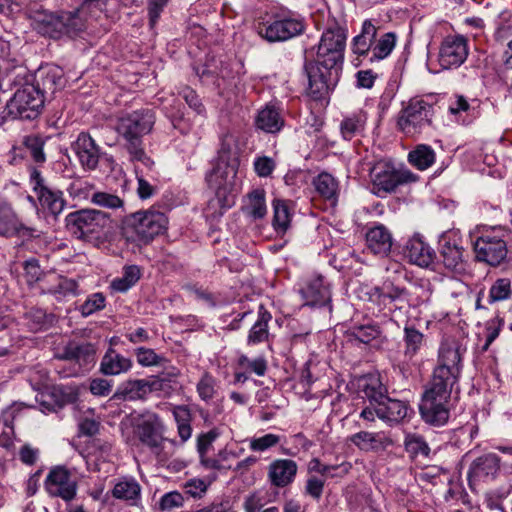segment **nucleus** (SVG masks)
<instances>
[{
	"label": "nucleus",
	"instance_id": "nucleus-1",
	"mask_svg": "<svg viewBox=\"0 0 512 512\" xmlns=\"http://www.w3.org/2000/svg\"><path fill=\"white\" fill-rule=\"evenodd\" d=\"M461 368L460 346L455 342L442 343L438 365L419 404V412L425 423L436 427L447 423L452 389L459 380Z\"/></svg>",
	"mask_w": 512,
	"mask_h": 512
},
{
	"label": "nucleus",
	"instance_id": "nucleus-2",
	"mask_svg": "<svg viewBox=\"0 0 512 512\" xmlns=\"http://www.w3.org/2000/svg\"><path fill=\"white\" fill-rule=\"evenodd\" d=\"M27 17L33 31L53 40L74 38L86 28L79 9L51 11L42 7L31 8Z\"/></svg>",
	"mask_w": 512,
	"mask_h": 512
},
{
	"label": "nucleus",
	"instance_id": "nucleus-3",
	"mask_svg": "<svg viewBox=\"0 0 512 512\" xmlns=\"http://www.w3.org/2000/svg\"><path fill=\"white\" fill-rule=\"evenodd\" d=\"M154 123V112L150 109H141L119 117L115 127L130 160L149 169L154 162L143 148V136L151 132Z\"/></svg>",
	"mask_w": 512,
	"mask_h": 512
},
{
	"label": "nucleus",
	"instance_id": "nucleus-4",
	"mask_svg": "<svg viewBox=\"0 0 512 512\" xmlns=\"http://www.w3.org/2000/svg\"><path fill=\"white\" fill-rule=\"evenodd\" d=\"M344 54L339 50L320 51L318 46L316 59L306 62L305 72L308 77L307 95L314 101L325 100L331 88L339 80Z\"/></svg>",
	"mask_w": 512,
	"mask_h": 512
},
{
	"label": "nucleus",
	"instance_id": "nucleus-5",
	"mask_svg": "<svg viewBox=\"0 0 512 512\" xmlns=\"http://www.w3.org/2000/svg\"><path fill=\"white\" fill-rule=\"evenodd\" d=\"M66 227L77 239L95 242L104 238L111 227L108 213L96 209H82L66 216Z\"/></svg>",
	"mask_w": 512,
	"mask_h": 512
},
{
	"label": "nucleus",
	"instance_id": "nucleus-6",
	"mask_svg": "<svg viewBox=\"0 0 512 512\" xmlns=\"http://www.w3.org/2000/svg\"><path fill=\"white\" fill-rule=\"evenodd\" d=\"M168 219L164 213L148 209L129 214L124 219L126 233L143 244H148L167 228Z\"/></svg>",
	"mask_w": 512,
	"mask_h": 512
},
{
	"label": "nucleus",
	"instance_id": "nucleus-7",
	"mask_svg": "<svg viewBox=\"0 0 512 512\" xmlns=\"http://www.w3.org/2000/svg\"><path fill=\"white\" fill-rule=\"evenodd\" d=\"M44 96L30 82H25L7 102L6 109L16 119H36L44 108Z\"/></svg>",
	"mask_w": 512,
	"mask_h": 512
},
{
	"label": "nucleus",
	"instance_id": "nucleus-8",
	"mask_svg": "<svg viewBox=\"0 0 512 512\" xmlns=\"http://www.w3.org/2000/svg\"><path fill=\"white\" fill-rule=\"evenodd\" d=\"M433 106L420 98H412L402 109L398 126L408 136L423 133L432 125Z\"/></svg>",
	"mask_w": 512,
	"mask_h": 512
},
{
	"label": "nucleus",
	"instance_id": "nucleus-9",
	"mask_svg": "<svg viewBox=\"0 0 512 512\" xmlns=\"http://www.w3.org/2000/svg\"><path fill=\"white\" fill-rule=\"evenodd\" d=\"M305 31L303 19L281 16L273 17L272 21L259 23L257 25L258 35L269 43L284 42Z\"/></svg>",
	"mask_w": 512,
	"mask_h": 512
},
{
	"label": "nucleus",
	"instance_id": "nucleus-10",
	"mask_svg": "<svg viewBox=\"0 0 512 512\" xmlns=\"http://www.w3.org/2000/svg\"><path fill=\"white\" fill-rule=\"evenodd\" d=\"M373 192L391 193L400 185L415 182L417 177L407 169H396L387 162H378L370 170Z\"/></svg>",
	"mask_w": 512,
	"mask_h": 512
},
{
	"label": "nucleus",
	"instance_id": "nucleus-11",
	"mask_svg": "<svg viewBox=\"0 0 512 512\" xmlns=\"http://www.w3.org/2000/svg\"><path fill=\"white\" fill-rule=\"evenodd\" d=\"M206 179L215 195L208 201L205 214L207 218L217 220L235 203V182L211 175H207Z\"/></svg>",
	"mask_w": 512,
	"mask_h": 512
},
{
	"label": "nucleus",
	"instance_id": "nucleus-12",
	"mask_svg": "<svg viewBox=\"0 0 512 512\" xmlns=\"http://www.w3.org/2000/svg\"><path fill=\"white\" fill-rule=\"evenodd\" d=\"M238 165L236 139L227 133L221 139L217 162L208 175L235 182Z\"/></svg>",
	"mask_w": 512,
	"mask_h": 512
},
{
	"label": "nucleus",
	"instance_id": "nucleus-13",
	"mask_svg": "<svg viewBox=\"0 0 512 512\" xmlns=\"http://www.w3.org/2000/svg\"><path fill=\"white\" fill-rule=\"evenodd\" d=\"M164 425L157 414L147 413L135 426V435L141 444L147 446L158 457L164 441Z\"/></svg>",
	"mask_w": 512,
	"mask_h": 512
},
{
	"label": "nucleus",
	"instance_id": "nucleus-14",
	"mask_svg": "<svg viewBox=\"0 0 512 512\" xmlns=\"http://www.w3.org/2000/svg\"><path fill=\"white\" fill-rule=\"evenodd\" d=\"M45 487L51 496L60 497L66 502L72 501L77 494V482L64 466H56L50 470Z\"/></svg>",
	"mask_w": 512,
	"mask_h": 512
},
{
	"label": "nucleus",
	"instance_id": "nucleus-15",
	"mask_svg": "<svg viewBox=\"0 0 512 512\" xmlns=\"http://www.w3.org/2000/svg\"><path fill=\"white\" fill-rule=\"evenodd\" d=\"M474 251L479 261L491 266L500 265L508 253L506 242L501 237L491 234L478 237L474 243Z\"/></svg>",
	"mask_w": 512,
	"mask_h": 512
},
{
	"label": "nucleus",
	"instance_id": "nucleus-16",
	"mask_svg": "<svg viewBox=\"0 0 512 512\" xmlns=\"http://www.w3.org/2000/svg\"><path fill=\"white\" fill-rule=\"evenodd\" d=\"M166 379L161 375L151 376L147 379L128 380L114 393L113 398L118 400L142 399L151 392L164 389Z\"/></svg>",
	"mask_w": 512,
	"mask_h": 512
},
{
	"label": "nucleus",
	"instance_id": "nucleus-17",
	"mask_svg": "<svg viewBox=\"0 0 512 512\" xmlns=\"http://www.w3.org/2000/svg\"><path fill=\"white\" fill-rule=\"evenodd\" d=\"M468 56L467 40L463 36L447 37L440 48L439 63L444 69L459 67Z\"/></svg>",
	"mask_w": 512,
	"mask_h": 512
},
{
	"label": "nucleus",
	"instance_id": "nucleus-18",
	"mask_svg": "<svg viewBox=\"0 0 512 512\" xmlns=\"http://www.w3.org/2000/svg\"><path fill=\"white\" fill-rule=\"evenodd\" d=\"M63 71L58 66H46L40 68L32 84L44 96L45 101L54 98L57 91L64 87Z\"/></svg>",
	"mask_w": 512,
	"mask_h": 512
},
{
	"label": "nucleus",
	"instance_id": "nucleus-19",
	"mask_svg": "<svg viewBox=\"0 0 512 512\" xmlns=\"http://www.w3.org/2000/svg\"><path fill=\"white\" fill-rule=\"evenodd\" d=\"M72 150L85 170L92 171L97 168L102 151L90 134L81 132L72 143Z\"/></svg>",
	"mask_w": 512,
	"mask_h": 512
},
{
	"label": "nucleus",
	"instance_id": "nucleus-20",
	"mask_svg": "<svg viewBox=\"0 0 512 512\" xmlns=\"http://www.w3.org/2000/svg\"><path fill=\"white\" fill-rule=\"evenodd\" d=\"M440 246V256L444 267L454 274H464L467 265L463 257V248L456 240L447 237L442 238Z\"/></svg>",
	"mask_w": 512,
	"mask_h": 512
},
{
	"label": "nucleus",
	"instance_id": "nucleus-21",
	"mask_svg": "<svg viewBox=\"0 0 512 512\" xmlns=\"http://www.w3.org/2000/svg\"><path fill=\"white\" fill-rule=\"evenodd\" d=\"M375 295L379 303L388 308L389 311L402 310L410 305L408 290L404 287L395 286L393 283L376 287Z\"/></svg>",
	"mask_w": 512,
	"mask_h": 512
},
{
	"label": "nucleus",
	"instance_id": "nucleus-22",
	"mask_svg": "<svg viewBox=\"0 0 512 512\" xmlns=\"http://www.w3.org/2000/svg\"><path fill=\"white\" fill-rule=\"evenodd\" d=\"M404 255L409 262L420 267H428L433 263L436 256L434 250L418 235L407 241Z\"/></svg>",
	"mask_w": 512,
	"mask_h": 512
},
{
	"label": "nucleus",
	"instance_id": "nucleus-23",
	"mask_svg": "<svg viewBox=\"0 0 512 512\" xmlns=\"http://www.w3.org/2000/svg\"><path fill=\"white\" fill-rule=\"evenodd\" d=\"M96 348L92 343H77L70 341L57 354L60 360L75 361L79 365H89L95 362Z\"/></svg>",
	"mask_w": 512,
	"mask_h": 512
},
{
	"label": "nucleus",
	"instance_id": "nucleus-24",
	"mask_svg": "<svg viewBox=\"0 0 512 512\" xmlns=\"http://www.w3.org/2000/svg\"><path fill=\"white\" fill-rule=\"evenodd\" d=\"M297 464L290 459H278L269 465L268 477L270 482L276 487H285L295 478L297 473Z\"/></svg>",
	"mask_w": 512,
	"mask_h": 512
},
{
	"label": "nucleus",
	"instance_id": "nucleus-25",
	"mask_svg": "<svg viewBox=\"0 0 512 512\" xmlns=\"http://www.w3.org/2000/svg\"><path fill=\"white\" fill-rule=\"evenodd\" d=\"M366 243L373 254L386 256L392 248V235L385 226L377 225L367 232Z\"/></svg>",
	"mask_w": 512,
	"mask_h": 512
},
{
	"label": "nucleus",
	"instance_id": "nucleus-26",
	"mask_svg": "<svg viewBox=\"0 0 512 512\" xmlns=\"http://www.w3.org/2000/svg\"><path fill=\"white\" fill-rule=\"evenodd\" d=\"M500 469V459L496 454H485L473 461L469 469V478H494Z\"/></svg>",
	"mask_w": 512,
	"mask_h": 512
},
{
	"label": "nucleus",
	"instance_id": "nucleus-27",
	"mask_svg": "<svg viewBox=\"0 0 512 512\" xmlns=\"http://www.w3.org/2000/svg\"><path fill=\"white\" fill-rule=\"evenodd\" d=\"M403 333L405 361L402 365H399V368L400 371L405 374L408 370L406 365L413 360L414 356L423 345L424 335L413 326H405Z\"/></svg>",
	"mask_w": 512,
	"mask_h": 512
},
{
	"label": "nucleus",
	"instance_id": "nucleus-28",
	"mask_svg": "<svg viewBox=\"0 0 512 512\" xmlns=\"http://www.w3.org/2000/svg\"><path fill=\"white\" fill-rule=\"evenodd\" d=\"M302 293L307 304L311 306H324L331 299L330 289L322 277L311 280Z\"/></svg>",
	"mask_w": 512,
	"mask_h": 512
},
{
	"label": "nucleus",
	"instance_id": "nucleus-29",
	"mask_svg": "<svg viewBox=\"0 0 512 512\" xmlns=\"http://www.w3.org/2000/svg\"><path fill=\"white\" fill-rule=\"evenodd\" d=\"M256 127L267 133H277L284 125V119L277 107L266 105L256 117Z\"/></svg>",
	"mask_w": 512,
	"mask_h": 512
},
{
	"label": "nucleus",
	"instance_id": "nucleus-30",
	"mask_svg": "<svg viewBox=\"0 0 512 512\" xmlns=\"http://www.w3.org/2000/svg\"><path fill=\"white\" fill-rule=\"evenodd\" d=\"M408 406L406 402L391 399L388 396L378 405V418L398 423L407 415Z\"/></svg>",
	"mask_w": 512,
	"mask_h": 512
},
{
	"label": "nucleus",
	"instance_id": "nucleus-31",
	"mask_svg": "<svg viewBox=\"0 0 512 512\" xmlns=\"http://www.w3.org/2000/svg\"><path fill=\"white\" fill-rule=\"evenodd\" d=\"M132 366L129 358L117 353L114 349L110 348L102 358L100 371L105 375H118L128 371Z\"/></svg>",
	"mask_w": 512,
	"mask_h": 512
},
{
	"label": "nucleus",
	"instance_id": "nucleus-32",
	"mask_svg": "<svg viewBox=\"0 0 512 512\" xmlns=\"http://www.w3.org/2000/svg\"><path fill=\"white\" fill-rule=\"evenodd\" d=\"M350 441L360 450L370 451L385 448L392 444V441L380 433L360 431L350 437Z\"/></svg>",
	"mask_w": 512,
	"mask_h": 512
},
{
	"label": "nucleus",
	"instance_id": "nucleus-33",
	"mask_svg": "<svg viewBox=\"0 0 512 512\" xmlns=\"http://www.w3.org/2000/svg\"><path fill=\"white\" fill-rule=\"evenodd\" d=\"M271 314L264 309L263 306L259 307L258 318L251 327L247 342L249 345L262 343L268 339V323L271 321Z\"/></svg>",
	"mask_w": 512,
	"mask_h": 512
},
{
	"label": "nucleus",
	"instance_id": "nucleus-34",
	"mask_svg": "<svg viewBox=\"0 0 512 512\" xmlns=\"http://www.w3.org/2000/svg\"><path fill=\"white\" fill-rule=\"evenodd\" d=\"M351 468L350 463H342L340 465H326L323 464L318 458H313L309 461L307 469L309 473H318L323 478L342 477L346 475Z\"/></svg>",
	"mask_w": 512,
	"mask_h": 512
},
{
	"label": "nucleus",
	"instance_id": "nucleus-35",
	"mask_svg": "<svg viewBox=\"0 0 512 512\" xmlns=\"http://www.w3.org/2000/svg\"><path fill=\"white\" fill-rule=\"evenodd\" d=\"M41 206L48 209L53 215L60 214L65 206L63 193L59 190L42 188V191L36 194Z\"/></svg>",
	"mask_w": 512,
	"mask_h": 512
},
{
	"label": "nucleus",
	"instance_id": "nucleus-36",
	"mask_svg": "<svg viewBox=\"0 0 512 512\" xmlns=\"http://www.w3.org/2000/svg\"><path fill=\"white\" fill-rule=\"evenodd\" d=\"M377 29L368 20L363 23L362 32L353 39V52L358 55L369 53L371 45L376 37Z\"/></svg>",
	"mask_w": 512,
	"mask_h": 512
},
{
	"label": "nucleus",
	"instance_id": "nucleus-37",
	"mask_svg": "<svg viewBox=\"0 0 512 512\" xmlns=\"http://www.w3.org/2000/svg\"><path fill=\"white\" fill-rule=\"evenodd\" d=\"M434 150L425 144H419L408 154V161L419 170H426L435 162Z\"/></svg>",
	"mask_w": 512,
	"mask_h": 512
},
{
	"label": "nucleus",
	"instance_id": "nucleus-38",
	"mask_svg": "<svg viewBox=\"0 0 512 512\" xmlns=\"http://www.w3.org/2000/svg\"><path fill=\"white\" fill-rule=\"evenodd\" d=\"M367 117L362 111L345 117L340 124V131L344 139L351 140L364 130Z\"/></svg>",
	"mask_w": 512,
	"mask_h": 512
},
{
	"label": "nucleus",
	"instance_id": "nucleus-39",
	"mask_svg": "<svg viewBox=\"0 0 512 512\" xmlns=\"http://www.w3.org/2000/svg\"><path fill=\"white\" fill-rule=\"evenodd\" d=\"M346 35L341 28L327 29L321 37L319 47L320 51H327V49L344 54Z\"/></svg>",
	"mask_w": 512,
	"mask_h": 512
},
{
	"label": "nucleus",
	"instance_id": "nucleus-40",
	"mask_svg": "<svg viewBox=\"0 0 512 512\" xmlns=\"http://www.w3.org/2000/svg\"><path fill=\"white\" fill-rule=\"evenodd\" d=\"M173 416L177 423L178 435L183 442L187 441L192 434L190 409L186 405H179L173 408Z\"/></svg>",
	"mask_w": 512,
	"mask_h": 512
},
{
	"label": "nucleus",
	"instance_id": "nucleus-41",
	"mask_svg": "<svg viewBox=\"0 0 512 512\" xmlns=\"http://www.w3.org/2000/svg\"><path fill=\"white\" fill-rule=\"evenodd\" d=\"M245 212L253 219H262L266 213L265 192L263 190H253L248 195V202L245 206Z\"/></svg>",
	"mask_w": 512,
	"mask_h": 512
},
{
	"label": "nucleus",
	"instance_id": "nucleus-42",
	"mask_svg": "<svg viewBox=\"0 0 512 512\" xmlns=\"http://www.w3.org/2000/svg\"><path fill=\"white\" fill-rule=\"evenodd\" d=\"M22 145L35 163L42 164L46 161L44 153L45 140L40 135L31 134L24 136Z\"/></svg>",
	"mask_w": 512,
	"mask_h": 512
},
{
	"label": "nucleus",
	"instance_id": "nucleus-43",
	"mask_svg": "<svg viewBox=\"0 0 512 512\" xmlns=\"http://www.w3.org/2000/svg\"><path fill=\"white\" fill-rule=\"evenodd\" d=\"M316 191L325 199H335L338 183L332 175L323 172L320 173L313 181Z\"/></svg>",
	"mask_w": 512,
	"mask_h": 512
},
{
	"label": "nucleus",
	"instance_id": "nucleus-44",
	"mask_svg": "<svg viewBox=\"0 0 512 512\" xmlns=\"http://www.w3.org/2000/svg\"><path fill=\"white\" fill-rule=\"evenodd\" d=\"M141 487L135 480L118 482L113 490V497L126 501H135L140 497Z\"/></svg>",
	"mask_w": 512,
	"mask_h": 512
},
{
	"label": "nucleus",
	"instance_id": "nucleus-45",
	"mask_svg": "<svg viewBox=\"0 0 512 512\" xmlns=\"http://www.w3.org/2000/svg\"><path fill=\"white\" fill-rule=\"evenodd\" d=\"M273 227L278 233H285L290 225V213L285 201L275 199L273 201Z\"/></svg>",
	"mask_w": 512,
	"mask_h": 512
},
{
	"label": "nucleus",
	"instance_id": "nucleus-46",
	"mask_svg": "<svg viewBox=\"0 0 512 512\" xmlns=\"http://www.w3.org/2000/svg\"><path fill=\"white\" fill-rule=\"evenodd\" d=\"M140 279V270L137 266L131 265L124 268L121 278L113 280L111 287L118 292H125Z\"/></svg>",
	"mask_w": 512,
	"mask_h": 512
},
{
	"label": "nucleus",
	"instance_id": "nucleus-47",
	"mask_svg": "<svg viewBox=\"0 0 512 512\" xmlns=\"http://www.w3.org/2000/svg\"><path fill=\"white\" fill-rule=\"evenodd\" d=\"M512 295L511 280L509 278L497 279L489 290V302L507 300Z\"/></svg>",
	"mask_w": 512,
	"mask_h": 512
},
{
	"label": "nucleus",
	"instance_id": "nucleus-48",
	"mask_svg": "<svg viewBox=\"0 0 512 512\" xmlns=\"http://www.w3.org/2000/svg\"><path fill=\"white\" fill-rule=\"evenodd\" d=\"M396 36L392 32L384 34L372 49L371 61L386 58L395 46Z\"/></svg>",
	"mask_w": 512,
	"mask_h": 512
},
{
	"label": "nucleus",
	"instance_id": "nucleus-49",
	"mask_svg": "<svg viewBox=\"0 0 512 512\" xmlns=\"http://www.w3.org/2000/svg\"><path fill=\"white\" fill-rule=\"evenodd\" d=\"M26 319L31 330L38 331L48 327L53 321V315L43 309L33 308L26 313Z\"/></svg>",
	"mask_w": 512,
	"mask_h": 512
},
{
	"label": "nucleus",
	"instance_id": "nucleus-50",
	"mask_svg": "<svg viewBox=\"0 0 512 512\" xmlns=\"http://www.w3.org/2000/svg\"><path fill=\"white\" fill-rule=\"evenodd\" d=\"M362 391L369 399L370 404L379 405L387 396L385 395L386 389L382 386L379 379L371 378L363 384Z\"/></svg>",
	"mask_w": 512,
	"mask_h": 512
},
{
	"label": "nucleus",
	"instance_id": "nucleus-51",
	"mask_svg": "<svg viewBox=\"0 0 512 512\" xmlns=\"http://www.w3.org/2000/svg\"><path fill=\"white\" fill-rule=\"evenodd\" d=\"M350 335L355 340L368 344L380 335V329L374 324L355 325L350 329Z\"/></svg>",
	"mask_w": 512,
	"mask_h": 512
},
{
	"label": "nucleus",
	"instance_id": "nucleus-52",
	"mask_svg": "<svg viewBox=\"0 0 512 512\" xmlns=\"http://www.w3.org/2000/svg\"><path fill=\"white\" fill-rule=\"evenodd\" d=\"M196 389L203 401L208 402L212 400L217 394L215 378L209 373H204L197 383Z\"/></svg>",
	"mask_w": 512,
	"mask_h": 512
},
{
	"label": "nucleus",
	"instance_id": "nucleus-53",
	"mask_svg": "<svg viewBox=\"0 0 512 512\" xmlns=\"http://www.w3.org/2000/svg\"><path fill=\"white\" fill-rule=\"evenodd\" d=\"M405 449L412 456H425L428 457L430 454V447L424 438L420 435H409L405 440Z\"/></svg>",
	"mask_w": 512,
	"mask_h": 512
},
{
	"label": "nucleus",
	"instance_id": "nucleus-54",
	"mask_svg": "<svg viewBox=\"0 0 512 512\" xmlns=\"http://www.w3.org/2000/svg\"><path fill=\"white\" fill-rule=\"evenodd\" d=\"M91 202L104 208L116 209L123 205V200L117 195L107 192H95L91 197Z\"/></svg>",
	"mask_w": 512,
	"mask_h": 512
},
{
	"label": "nucleus",
	"instance_id": "nucleus-55",
	"mask_svg": "<svg viewBox=\"0 0 512 512\" xmlns=\"http://www.w3.org/2000/svg\"><path fill=\"white\" fill-rule=\"evenodd\" d=\"M135 173L137 178V194L140 199L145 200L151 198L156 192V186L152 185L144 178L143 170L140 165H135Z\"/></svg>",
	"mask_w": 512,
	"mask_h": 512
},
{
	"label": "nucleus",
	"instance_id": "nucleus-56",
	"mask_svg": "<svg viewBox=\"0 0 512 512\" xmlns=\"http://www.w3.org/2000/svg\"><path fill=\"white\" fill-rule=\"evenodd\" d=\"M105 307V297L102 293H94L81 305L80 311L83 316H89Z\"/></svg>",
	"mask_w": 512,
	"mask_h": 512
},
{
	"label": "nucleus",
	"instance_id": "nucleus-57",
	"mask_svg": "<svg viewBox=\"0 0 512 512\" xmlns=\"http://www.w3.org/2000/svg\"><path fill=\"white\" fill-rule=\"evenodd\" d=\"M137 362L142 366H156L161 363L163 357L157 355L153 349L139 347L135 350Z\"/></svg>",
	"mask_w": 512,
	"mask_h": 512
},
{
	"label": "nucleus",
	"instance_id": "nucleus-58",
	"mask_svg": "<svg viewBox=\"0 0 512 512\" xmlns=\"http://www.w3.org/2000/svg\"><path fill=\"white\" fill-rule=\"evenodd\" d=\"M238 363L241 367L254 372L257 376H263L267 370L266 361L262 357L251 360L246 355H241Z\"/></svg>",
	"mask_w": 512,
	"mask_h": 512
},
{
	"label": "nucleus",
	"instance_id": "nucleus-59",
	"mask_svg": "<svg viewBox=\"0 0 512 512\" xmlns=\"http://www.w3.org/2000/svg\"><path fill=\"white\" fill-rule=\"evenodd\" d=\"M280 441V437L275 434H265L259 438H254L250 441V449L253 451H265L275 445H277Z\"/></svg>",
	"mask_w": 512,
	"mask_h": 512
},
{
	"label": "nucleus",
	"instance_id": "nucleus-60",
	"mask_svg": "<svg viewBox=\"0 0 512 512\" xmlns=\"http://www.w3.org/2000/svg\"><path fill=\"white\" fill-rule=\"evenodd\" d=\"M184 496L178 491H171L164 494L159 502L162 511L172 510L183 505Z\"/></svg>",
	"mask_w": 512,
	"mask_h": 512
},
{
	"label": "nucleus",
	"instance_id": "nucleus-61",
	"mask_svg": "<svg viewBox=\"0 0 512 512\" xmlns=\"http://www.w3.org/2000/svg\"><path fill=\"white\" fill-rule=\"evenodd\" d=\"M219 431L214 428L207 433H202L197 438V450L200 454V457L203 458L205 453L207 452L209 446L217 439L219 436Z\"/></svg>",
	"mask_w": 512,
	"mask_h": 512
},
{
	"label": "nucleus",
	"instance_id": "nucleus-62",
	"mask_svg": "<svg viewBox=\"0 0 512 512\" xmlns=\"http://www.w3.org/2000/svg\"><path fill=\"white\" fill-rule=\"evenodd\" d=\"M179 95L185 100V102L193 108L198 114L204 111V106L199 99V96L190 87H184L179 92Z\"/></svg>",
	"mask_w": 512,
	"mask_h": 512
},
{
	"label": "nucleus",
	"instance_id": "nucleus-63",
	"mask_svg": "<svg viewBox=\"0 0 512 512\" xmlns=\"http://www.w3.org/2000/svg\"><path fill=\"white\" fill-rule=\"evenodd\" d=\"M325 485V479L310 476L306 481L305 492L312 498L320 499Z\"/></svg>",
	"mask_w": 512,
	"mask_h": 512
},
{
	"label": "nucleus",
	"instance_id": "nucleus-64",
	"mask_svg": "<svg viewBox=\"0 0 512 512\" xmlns=\"http://www.w3.org/2000/svg\"><path fill=\"white\" fill-rule=\"evenodd\" d=\"M275 168V161L267 156L258 157L254 161V169L258 176L268 177Z\"/></svg>",
	"mask_w": 512,
	"mask_h": 512
}]
</instances>
